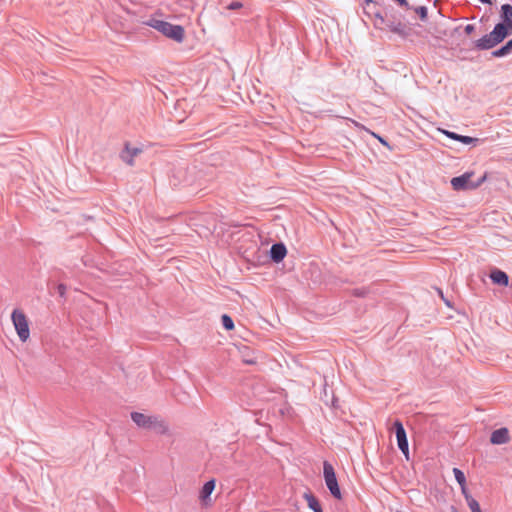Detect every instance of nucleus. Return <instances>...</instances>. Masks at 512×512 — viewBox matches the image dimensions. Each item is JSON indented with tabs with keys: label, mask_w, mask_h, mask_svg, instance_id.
<instances>
[{
	"label": "nucleus",
	"mask_w": 512,
	"mask_h": 512,
	"mask_svg": "<svg viewBox=\"0 0 512 512\" xmlns=\"http://www.w3.org/2000/svg\"><path fill=\"white\" fill-rule=\"evenodd\" d=\"M437 292H438L439 296L441 297V299L444 301V303H445L448 307H451V302H450L448 299H446V298L444 297V294H443L442 290L438 288V289H437Z\"/></svg>",
	"instance_id": "cd10ccee"
},
{
	"label": "nucleus",
	"mask_w": 512,
	"mask_h": 512,
	"mask_svg": "<svg viewBox=\"0 0 512 512\" xmlns=\"http://www.w3.org/2000/svg\"><path fill=\"white\" fill-rule=\"evenodd\" d=\"M57 291H58V293H59V295H60L61 297H64V295H65V293H66V286H65L64 284H59V285L57 286Z\"/></svg>",
	"instance_id": "a878e982"
},
{
	"label": "nucleus",
	"mask_w": 512,
	"mask_h": 512,
	"mask_svg": "<svg viewBox=\"0 0 512 512\" xmlns=\"http://www.w3.org/2000/svg\"><path fill=\"white\" fill-rule=\"evenodd\" d=\"M458 141L463 143V144L468 145V144H477L480 140L478 138H473V137H470V136L460 135Z\"/></svg>",
	"instance_id": "4be33fe9"
},
{
	"label": "nucleus",
	"mask_w": 512,
	"mask_h": 512,
	"mask_svg": "<svg viewBox=\"0 0 512 512\" xmlns=\"http://www.w3.org/2000/svg\"><path fill=\"white\" fill-rule=\"evenodd\" d=\"M368 293L369 290L366 287L355 288L352 291V294L356 297H365L368 295Z\"/></svg>",
	"instance_id": "5701e85b"
},
{
	"label": "nucleus",
	"mask_w": 512,
	"mask_h": 512,
	"mask_svg": "<svg viewBox=\"0 0 512 512\" xmlns=\"http://www.w3.org/2000/svg\"><path fill=\"white\" fill-rule=\"evenodd\" d=\"M509 54H510V51L505 47V45L492 52V56L496 57V58H501V57L507 56Z\"/></svg>",
	"instance_id": "412c9836"
},
{
	"label": "nucleus",
	"mask_w": 512,
	"mask_h": 512,
	"mask_svg": "<svg viewBox=\"0 0 512 512\" xmlns=\"http://www.w3.org/2000/svg\"><path fill=\"white\" fill-rule=\"evenodd\" d=\"M453 473L458 484L460 486H464L466 484V478L464 473L458 468H454Z\"/></svg>",
	"instance_id": "6ab92c4d"
},
{
	"label": "nucleus",
	"mask_w": 512,
	"mask_h": 512,
	"mask_svg": "<svg viewBox=\"0 0 512 512\" xmlns=\"http://www.w3.org/2000/svg\"><path fill=\"white\" fill-rule=\"evenodd\" d=\"M304 498L307 501L308 507L312 509L314 512H323L319 501L313 494L306 493L304 494Z\"/></svg>",
	"instance_id": "2eb2a0df"
},
{
	"label": "nucleus",
	"mask_w": 512,
	"mask_h": 512,
	"mask_svg": "<svg viewBox=\"0 0 512 512\" xmlns=\"http://www.w3.org/2000/svg\"><path fill=\"white\" fill-rule=\"evenodd\" d=\"M372 3H373L372 0H366L367 7H369L370 4H372Z\"/></svg>",
	"instance_id": "c9c22d12"
},
{
	"label": "nucleus",
	"mask_w": 512,
	"mask_h": 512,
	"mask_svg": "<svg viewBox=\"0 0 512 512\" xmlns=\"http://www.w3.org/2000/svg\"><path fill=\"white\" fill-rule=\"evenodd\" d=\"M473 173L472 172H466L460 176L453 177L451 179V186L455 191H462V190H468V189H475L479 186L481 182H478L476 184L472 183L470 181Z\"/></svg>",
	"instance_id": "0eeeda50"
},
{
	"label": "nucleus",
	"mask_w": 512,
	"mask_h": 512,
	"mask_svg": "<svg viewBox=\"0 0 512 512\" xmlns=\"http://www.w3.org/2000/svg\"><path fill=\"white\" fill-rule=\"evenodd\" d=\"M184 172H185V171H184L183 169H179V170L177 171V173H178V174H182V173H184Z\"/></svg>",
	"instance_id": "e433bc0d"
},
{
	"label": "nucleus",
	"mask_w": 512,
	"mask_h": 512,
	"mask_svg": "<svg viewBox=\"0 0 512 512\" xmlns=\"http://www.w3.org/2000/svg\"><path fill=\"white\" fill-rule=\"evenodd\" d=\"M480 2L484 3V4H489L491 5L492 4V1L491 0H479Z\"/></svg>",
	"instance_id": "f704fd0d"
},
{
	"label": "nucleus",
	"mask_w": 512,
	"mask_h": 512,
	"mask_svg": "<svg viewBox=\"0 0 512 512\" xmlns=\"http://www.w3.org/2000/svg\"><path fill=\"white\" fill-rule=\"evenodd\" d=\"M176 178H177V175H176V174H174V175H173V180H172L173 185L180 184V181H178V182H176V181H175V180H176Z\"/></svg>",
	"instance_id": "473e14b6"
},
{
	"label": "nucleus",
	"mask_w": 512,
	"mask_h": 512,
	"mask_svg": "<svg viewBox=\"0 0 512 512\" xmlns=\"http://www.w3.org/2000/svg\"><path fill=\"white\" fill-rule=\"evenodd\" d=\"M510 440L509 431L507 428H499L494 430L491 434L490 441L492 444L501 445L506 444Z\"/></svg>",
	"instance_id": "9d476101"
},
{
	"label": "nucleus",
	"mask_w": 512,
	"mask_h": 512,
	"mask_svg": "<svg viewBox=\"0 0 512 512\" xmlns=\"http://www.w3.org/2000/svg\"><path fill=\"white\" fill-rule=\"evenodd\" d=\"M490 278L493 283L501 286H507L509 283L508 275L499 269L492 270L490 273Z\"/></svg>",
	"instance_id": "f8f14e48"
},
{
	"label": "nucleus",
	"mask_w": 512,
	"mask_h": 512,
	"mask_svg": "<svg viewBox=\"0 0 512 512\" xmlns=\"http://www.w3.org/2000/svg\"><path fill=\"white\" fill-rule=\"evenodd\" d=\"M501 19L503 24L512 28V5L504 4L501 6Z\"/></svg>",
	"instance_id": "ddd939ff"
},
{
	"label": "nucleus",
	"mask_w": 512,
	"mask_h": 512,
	"mask_svg": "<svg viewBox=\"0 0 512 512\" xmlns=\"http://www.w3.org/2000/svg\"><path fill=\"white\" fill-rule=\"evenodd\" d=\"M245 362L248 363V364H253L254 363V361H252V360H246Z\"/></svg>",
	"instance_id": "4c0bfd02"
},
{
	"label": "nucleus",
	"mask_w": 512,
	"mask_h": 512,
	"mask_svg": "<svg viewBox=\"0 0 512 512\" xmlns=\"http://www.w3.org/2000/svg\"><path fill=\"white\" fill-rule=\"evenodd\" d=\"M243 7V4L239 1H232L228 6L227 9L230 10H237Z\"/></svg>",
	"instance_id": "393cba45"
},
{
	"label": "nucleus",
	"mask_w": 512,
	"mask_h": 512,
	"mask_svg": "<svg viewBox=\"0 0 512 512\" xmlns=\"http://www.w3.org/2000/svg\"><path fill=\"white\" fill-rule=\"evenodd\" d=\"M221 321H222V325L223 327L230 331L234 328V322L232 320V318L227 315V314H223L222 317H221Z\"/></svg>",
	"instance_id": "a211bd4d"
},
{
	"label": "nucleus",
	"mask_w": 512,
	"mask_h": 512,
	"mask_svg": "<svg viewBox=\"0 0 512 512\" xmlns=\"http://www.w3.org/2000/svg\"><path fill=\"white\" fill-rule=\"evenodd\" d=\"M461 491L464 497L471 496L470 493L467 491L466 484L464 486H461Z\"/></svg>",
	"instance_id": "c756f323"
},
{
	"label": "nucleus",
	"mask_w": 512,
	"mask_h": 512,
	"mask_svg": "<svg viewBox=\"0 0 512 512\" xmlns=\"http://www.w3.org/2000/svg\"><path fill=\"white\" fill-rule=\"evenodd\" d=\"M466 503L472 512H482L478 501L472 496L466 497Z\"/></svg>",
	"instance_id": "f3484780"
},
{
	"label": "nucleus",
	"mask_w": 512,
	"mask_h": 512,
	"mask_svg": "<svg viewBox=\"0 0 512 512\" xmlns=\"http://www.w3.org/2000/svg\"><path fill=\"white\" fill-rule=\"evenodd\" d=\"M493 38L496 39V42L501 43L508 35L512 33V28L510 26L503 24V23H497L494 27V29L491 31Z\"/></svg>",
	"instance_id": "6e6552de"
},
{
	"label": "nucleus",
	"mask_w": 512,
	"mask_h": 512,
	"mask_svg": "<svg viewBox=\"0 0 512 512\" xmlns=\"http://www.w3.org/2000/svg\"><path fill=\"white\" fill-rule=\"evenodd\" d=\"M505 47L512 52V39L506 42Z\"/></svg>",
	"instance_id": "2f4dec72"
},
{
	"label": "nucleus",
	"mask_w": 512,
	"mask_h": 512,
	"mask_svg": "<svg viewBox=\"0 0 512 512\" xmlns=\"http://www.w3.org/2000/svg\"><path fill=\"white\" fill-rule=\"evenodd\" d=\"M374 26L382 29L385 26L389 31L394 34L405 38L409 35L408 26L402 21L403 16L391 10H386L383 15L380 11H374Z\"/></svg>",
	"instance_id": "f257e3e1"
},
{
	"label": "nucleus",
	"mask_w": 512,
	"mask_h": 512,
	"mask_svg": "<svg viewBox=\"0 0 512 512\" xmlns=\"http://www.w3.org/2000/svg\"><path fill=\"white\" fill-rule=\"evenodd\" d=\"M377 138L379 139V141L383 144V145H386L388 146V143L381 137L377 136Z\"/></svg>",
	"instance_id": "72a5a7b5"
},
{
	"label": "nucleus",
	"mask_w": 512,
	"mask_h": 512,
	"mask_svg": "<svg viewBox=\"0 0 512 512\" xmlns=\"http://www.w3.org/2000/svg\"><path fill=\"white\" fill-rule=\"evenodd\" d=\"M214 488H215V480L211 479V480L207 481L203 485V487L200 491V499L202 501H205L206 499H208L210 497L211 493L213 492Z\"/></svg>",
	"instance_id": "4468645a"
},
{
	"label": "nucleus",
	"mask_w": 512,
	"mask_h": 512,
	"mask_svg": "<svg viewBox=\"0 0 512 512\" xmlns=\"http://www.w3.org/2000/svg\"><path fill=\"white\" fill-rule=\"evenodd\" d=\"M149 25L176 42H182L184 39V29L180 25L156 19H152Z\"/></svg>",
	"instance_id": "f03ea898"
},
{
	"label": "nucleus",
	"mask_w": 512,
	"mask_h": 512,
	"mask_svg": "<svg viewBox=\"0 0 512 512\" xmlns=\"http://www.w3.org/2000/svg\"><path fill=\"white\" fill-rule=\"evenodd\" d=\"M286 254L287 249L283 243L279 242L271 246L270 257L274 262L279 263L285 258Z\"/></svg>",
	"instance_id": "9b49d317"
},
{
	"label": "nucleus",
	"mask_w": 512,
	"mask_h": 512,
	"mask_svg": "<svg viewBox=\"0 0 512 512\" xmlns=\"http://www.w3.org/2000/svg\"><path fill=\"white\" fill-rule=\"evenodd\" d=\"M464 31L467 35H470L475 31V26L473 24H468L465 26Z\"/></svg>",
	"instance_id": "bb28decb"
},
{
	"label": "nucleus",
	"mask_w": 512,
	"mask_h": 512,
	"mask_svg": "<svg viewBox=\"0 0 512 512\" xmlns=\"http://www.w3.org/2000/svg\"><path fill=\"white\" fill-rule=\"evenodd\" d=\"M140 152H141V149H139V148H136V147L131 148V154H133V157L138 155Z\"/></svg>",
	"instance_id": "7c9ffc66"
},
{
	"label": "nucleus",
	"mask_w": 512,
	"mask_h": 512,
	"mask_svg": "<svg viewBox=\"0 0 512 512\" xmlns=\"http://www.w3.org/2000/svg\"><path fill=\"white\" fill-rule=\"evenodd\" d=\"M397 2L400 6L404 7L405 9H411V6L409 5L407 0H394Z\"/></svg>",
	"instance_id": "c85d7f7f"
},
{
	"label": "nucleus",
	"mask_w": 512,
	"mask_h": 512,
	"mask_svg": "<svg viewBox=\"0 0 512 512\" xmlns=\"http://www.w3.org/2000/svg\"><path fill=\"white\" fill-rule=\"evenodd\" d=\"M414 11L419 15L422 21H426L428 18V10L425 6H419L414 8Z\"/></svg>",
	"instance_id": "aec40b11"
},
{
	"label": "nucleus",
	"mask_w": 512,
	"mask_h": 512,
	"mask_svg": "<svg viewBox=\"0 0 512 512\" xmlns=\"http://www.w3.org/2000/svg\"><path fill=\"white\" fill-rule=\"evenodd\" d=\"M474 45L478 50H489L498 45V42H496V39L493 38V35L490 32L489 34H485L483 37L475 41Z\"/></svg>",
	"instance_id": "1a4fd4ad"
},
{
	"label": "nucleus",
	"mask_w": 512,
	"mask_h": 512,
	"mask_svg": "<svg viewBox=\"0 0 512 512\" xmlns=\"http://www.w3.org/2000/svg\"><path fill=\"white\" fill-rule=\"evenodd\" d=\"M131 419L140 428L154 429L160 433L166 430V426L163 421L159 420L156 416H150L140 412H132Z\"/></svg>",
	"instance_id": "7ed1b4c3"
},
{
	"label": "nucleus",
	"mask_w": 512,
	"mask_h": 512,
	"mask_svg": "<svg viewBox=\"0 0 512 512\" xmlns=\"http://www.w3.org/2000/svg\"><path fill=\"white\" fill-rule=\"evenodd\" d=\"M442 133L446 135L448 138L458 141L460 134H457L455 132L449 131V130H442Z\"/></svg>",
	"instance_id": "b1692460"
},
{
	"label": "nucleus",
	"mask_w": 512,
	"mask_h": 512,
	"mask_svg": "<svg viewBox=\"0 0 512 512\" xmlns=\"http://www.w3.org/2000/svg\"><path fill=\"white\" fill-rule=\"evenodd\" d=\"M120 157L128 165H130V166L133 165L134 157H133V154H131V147L128 144H126L125 149L122 151Z\"/></svg>",
	"instance_id": "dca6fc26"
},
{
	"label": "nucleus",
	"mask_w": 512,
	"mask_h": 512,
	"mask_svg": "<svg viewBox=\"0 0 512 512\" xmlns=\"http://www.w3.org/2000/svg\"><path fill=\"white\" fill-rule=\"evenodd\" d=\"M323 476L325 480V484L330 491L331 495L336 499H341L342 494L338 485V481L336 478L334 467L328 461H324L323 463Z\"/></svg>",
	"instance_id": "20e7f679"
},
{
	"label": "nucleus",
	"mask_w": 512,
	"mask_h": 512,
	"mask_svg": "<svg viewBox=\"0 0 512 512\" xmlns=\"http://www.w3.org/2000/svg\"><path fill=\"white\" fill-rule=\"evenodd\" d=\"M393 427H394V431H395V435H396V439H397L398 448L408 459L409 444H408V439H407V435H406L404 426L400 420H396L393 424Z\"/></svg>",
	"instance_id": "423d86ee"
},
{
	"label": "nucleus",
	"mask_w": 512,
	"mask_h": 512,
	"mask_svg": "<svg viewBox=\"0 0 512 512\" xmlns=\"http://www.w3.org/2000/svg\"><path fill=\"white\" fill-rule=\"evenodd\" d=\"M11 318H12V322L15 327V330L19 336V339L22 342L27 341V339L30 336V331H29L28 320H27V317L25 316V314L22 311L15 309L12 312Z\"/></svg>",
	"instance_id": "39448f33"
}]
</instances>
